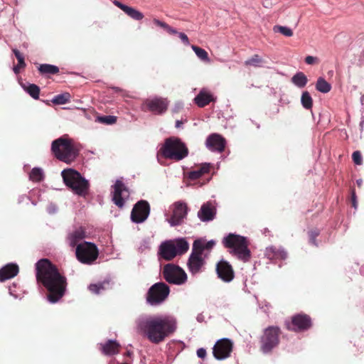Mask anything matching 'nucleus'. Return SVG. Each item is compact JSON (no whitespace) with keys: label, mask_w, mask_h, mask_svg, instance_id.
<instances>
[{"label":"nucleus","mask_w":364,"mask_h":364,"mask_svg":"<svg viewBox=\"0 0 364 364\" xmlns=\"http://www.w3.org/2000/svg\"><path fill=\"white\" fill-rule=\"evenodd\" d=\"M70 95L68 92H64L56 95L53 100L52 102L55 105H65L70 101Z\"/></svg>","instance_id":"36"},{"label":"nucleus","mask_w":364,"mask_h":364,"mask_svg":"<svg viewBox=\"0 0 364 364\" xmlns=\"http://www.w3.org/2000/svg\"><path fill=\"white\" fill-rule=\"evenodd\" d=\"M189 248V244L183 239L166 240L159 246V254L166 261L172 260L176 255L186 253Z\"/></svg>","instance_id":"7"},{"label":"nucleus","mask_w":364,"mask_h":364,"mask_svg":"<svg viewBox=\"0 0 364 364\" xmlns=\"http://www.w3.org/2000/svg\"><path fill=\"white\" fill-rule=\"evenodd\" d=\"M215 245V242L214 240H210L205 243H204L205 250H211Z\"/></svg>","instance_id":"50"},{"label":"nucleus","mask_w":364,"mask_h":364,"mask_svg":"<svg viewBox=\"0 0 364 364\" xmlns=\"http://www.w3.org/2000/svg\"><path fill=\"white\" fill-rule=\"evenodd\" d=\"M223 244L225 247L231 249L230 252L237 257L238 259L244 262L250 259L251 252L248 248V242L246 237L230 233L224 237Z\"/></svg>","instance_id":"5"},{"label":"nucleus","mask_w":364,"mask_h":364,"mask_svg":"<svg viewBox=\"0 0 364 364\" xmlns=\"http://www.w3.org/2000/svg\"><path fill=\"white\" fill-rule=\"evenodd\" d=\"M38 71L41 75H55L59 73V68L53 65L41 64L38 67Z\"/></svg>","instance_id":"31"},{"label":"nucleus","mask_w":364,"mask_h":364,"mask_svg":"<svg viewBox=\"0 0 364 364\" xmlns=\"http://www.w3.org/2000/svg\"><path fill=\"white\" fill-rule=\"evenodd\" d=\"M120 345L116 341L108 340L105 343L100 344V350L105 355H112L119 352Z\"/></svg>","instance_id":"24"},{"label":"nucleus","mask_w":364,"mask_h":364,"mask_svg":"<svg viewBox=\"0 0 364 364\" xmlns=\"http://www.w3.org/2000/svg\"><path fill=\"white\" fill-rule=\"evenodd\" d=\"M172 211L170 217H167L166 220L171 226H178L181 225L188 214V208L186 203L177 201L171 207Z\"/></svg>","instance_id":"14"},{"label":"nucleus","mask_w":364,"mask_h":364,"mask_svg":"<svg viewBox=\"0 0 364 364\" xmlns=\"http://www.w3.org/2000/svg\"><path fill=\"white\" fill-rule=\"evenodd\" d=\"M282 331L279 327L269 326L264 328L259 338V348L264 353H269L280 342Z\"/></svg>","instance_id":"8"},{"label":"nucleus","mask_w":364,"mask_h":364,"mask_svg":"<svg viewBox=\"0 0 364 364\" xmlns=\"http://www.w3.org/2000/svg\"><path fill=\"white\" fill-rule=\"evenodd\" d=\"M162 274L164 279L169 284L181 285L187 280V275L184 270L173 264L164 265Z\"/></svg>","instance_id":"11"},{"label":"nucleus","mask_w":364,"mask_h":364,"mask_svg":"<svg viewBox=\"0 0 364 364\" xmlns=\"http://www.w3.org/2000/svg\"><path fill=\"white\" fill-rule=\"evenodd\" d=\"M13 53L18 60V64L14 67L13 70L16 74H18L20 73L21 69H23L26 67V64L25 63V58L23 53L17 49H13Z\"/></svg>","instance_id":"29"},{"label":"nucleus","mask_w":364,"mask_h":364,"mask_svg":"<svg viewBox=\"0 0 364 364\" xmlns=\"http://www.w3.org/2000/svg\"><path fill=\"white\" fill-rule=\"evenodd\" d=\"M114 4L121 10H122L127 16L134 20L139 21L144 18V14L141 12L132 7L123 4L118 1H114Z\"/></svg>","instance_id":"25"},{"label":"nucleus","mask_w":364,"mask_h":364,"mask_svg":"<svg viewBox=\"0 0 364 364\" xmlns=\"http://www.w3.org/2000/svg\"><path fill=\"white\" fill-rule=\"evenodd\" d=\"M188 155V149L181 139L171 136L165 139L157 152V158H161L178 161Z\"/></svg>","instance_id":"4"},{"label":"nucleus","mask_w":364,"mask_h":364,"mask_svg":"<svg viewBox=\"0 0 364 364\" xmlns=\"http://www.w3.org/2000/svg\"><path fill=\"white\" fill-rule=\"evenodd\" d=\"M89 290L96 294H98L101 292L102 290L105 289L104 285L102 284H92L88 287Z\"/></svg>","instance_id":"43"},{"label":"nucleus","mask_w":364,"mask_h":364,"mask_svg":"<svg viewBox=\"0 0 364 364\" xmlns=\"http://www.w3.org/2000/svg\"><path fill=\"white\" fill-rule=\"evenodd\" d=\"M85 237V232L82 228L75 230L70 235V246L74 247L75 245H77L78 242L82 240Z\"/></svg>","instance_id":"30"},{"label":"nucleus","mask_w":364,"mask_h":364,"mask_svg":"<svg viewBox=\"0 0 364 364\" xmlns=\"http://www.w3.org/2000/svg\"><path fill=\"white\" fill-rule=\"evenodd\" d=\"M215 100L213 95L207 90H202L194 98V102L199 107H204L208 105L210 102Z\"/></svg>","instance_id":"26"},{"label":"nucleus","mask_w":364,"mask_h":364,"mask_svg":"<svg viewBox=\"0 0 364 364\" xmlns=\"http://www.w3.org/2000/svg\"><path fill=\"white\" fill-rule=\"evenodd\" d=\"M351 202L352 206L355 208H357V200H356V195L354 189L351 190Z\"/></svg>","instance_id":"48"},{"label":"nucleus","mask_w":364,"mask_h":364,"mask_svg":"<svg viewBox=\"0 0 364 364\" xmlns=\"http://www.w3.org/2000/svg\"><path fill=\"white\" fill-rule=\"evenodd\" d=\"M216 215V208L210 202L203 203L198 212V217L203 222L213 220Z\"/></svg>","instance_id":"21"},{"label":"nucleus","mask_w":364,"mask_h":364,"mask_svg":"<svg viewBox=\"0 0 364 364\" xmlns=\"http://www.w3.org/2000/svg\"><path fill=\"white\" fill-rule=\"evenodd\" d=\"M150 213V205L146 200H139L133 207L131 219L134 223H141L146 220Z\"/></svg>","instance_id":"16"},{"label":"nucleus","mask_w":364,"mask_h":364,"mask_svg":"<svg viewBox=\"0 0 364 364\" xmlns=\"http://www.w3.org/2000/svg\"><path fill=\"white\" fill-rule=\"evenodd\" d=\"M205 144L211 151L222 152L225 147V139L218 134H212L207 138Z\"/></svg>","instance_id":"20"},{"label":"nucleus","mask_w":364,"mask_h":364,"mask_svg":"<svg viewBox=\"0 0 364 364\" xmlns=\"http://www.w3.org/2000/svg\"><path fill=\"white\" fill-rule=\"evenodd\" d=\"M191 48L195 52L196 55L202 60L205 62H210L208 53L207 51L197 46H191Z\"/></svg>","instance_id":"35"},{"label":"nucleus","mask_w":364,"mask_h":364,"mask_svg":"<svg viewBox=\"0 0 364 364\" xmlns=\"http://www.w3.org/2000/svg\"><path fill=\"white\" fill-rule=\"evenodd\" d=\"M29 177L33 181H41L43 179V171L39 168H33L30 173Z\"/></svg>","instance_id":"40"},{"label":"nucleus","mask_w":364,"mask_h":364,"mask_svg":"<svg viewBox=\"0 0 364 364\" xmlns=\"http://www.w3.org/2000/svg\"><path fill=\"white\" fill-rule=\"evenodd\" d=\"M36 279L48 290V300L51 303L58 301L65 294L67 279L57 267L48 259H41L36 264Z\"/></svg>","instance_id":"1"},{"label":"nucleus","mask_w":364,"mask_h":364,"mask_svg":"<svg viewBox=\"0 0 364 364\" xmlns=\"http://www.w3.org/2000/svg\"><path fill=\"white\" fill-rule=\"evenodd\" d=\"M75 254L81 263L90 264L97 259L99 252L94 243L83 242L77 245Z\"/></svg>","instance_id":"10"},{"label":"nucleus","mask_w":364,"mask_h":364,"mask_svg":"<svg viewBox=\"0 0 364 364\" xmlns=\"http://www.w3.org/2000/svg\"><path fill=\"white\" fill-rule=\"evenodd\" d=\"M99 122L106 124H112L116 122L117 117L114 116L107 115L102 116L98 118Z\"/></svg>","instance_id":"42"},{"label":"nucleus","mask_w":364,"mask_h":364,"mask_svg":"<svg viewBox=\"0 0 364 364\" xmlns=\"http://www.w3.org/2000/svg\"><path fill=\"white\" fill-rule=\"evenodd\" d=\"M169 105L167 98L154 97L145 100L142 104V109L155 114H162L166 112Z\"/></svg>","instance_id":"13"},{"label":"nucleus","mask_w":364,"mask_h":364,"mask_svg":"<svg viewBox=\"0 0 364 364\" xmlns=\"http://www.w3.org/2000/svg\"><path fill=\"white\" fill-rule=\"evenodd\" d=\"M25 90L35 100L39 98L40 88L35 84H30L28 86L25 87Z\"/></svg>","instance_id":"37"},{"label":"nucleus","mask_w":364,"mask_h":364,"mask_svg":"<svg viewBox=\"0 0 364 364\" xmlns=\"http://www.w3.org/2000/svg\"><path fill=\"white\" fill-rule=\"evenodd\" d=\"M265 255L269 259H285L287 257L286 251L282 247L274 245L266 248Z\"/></svg>","instance_id":"23"},{"label":"nucleus","mask_w":364,"mask_h":364,"mask_svg":"<svg viewBox=\"0 0 364 364\" xmlns=\"http://www.w3.org/2000/svg\"><path fill=\"white\" fill-rule=\"evenodd\" d=\"M170 293L169 287L164 282H157L153 284L146 294V301L152 306H156L164 302Z\"/></svg>","instance_id":"9"},{"label":"nucleus","mask_w":364,"mask_h":364,"mask_svg":"<svg viewBox=\"0 0 364 364\" xmlns=\"http://www.w3.org/2000/svg\"><path fill=\"white\" fill-rule=\"evenodd\" d=\"M233 343L228 338L218 340L213 348V354L217 360H225L230 356Z\"/></svg>","instance_id":"15"},{"label":"nucleus","mask_w":364,"mask_h":364,"mask_svg":"<svg viewBox=\"0 0 364 364\" xmlns=\"http://www.w3.org/2000/svg\"><path fill=\"white\" fill-rule=\"evenodd\" d=\"M50 150L57 159L68 164L75 161L79 154V150L73 139L65 136L53 141Z\"/></svg>","instance_id":"3"},{"label":"nucleus","mask_w":364,"mask_h":364,"mask_svg":"<svg viewBox=\"0 0 364 364\" xmlns=\"http://www.w3.org/2000/svg\"><path fill=\"white\" fill-rule=\"evenodd\" d=\"M63 182L75 194L85 197L88 194L90 183L81 174L73 168L64 169L61 173Z\"/></svg>","instance_id":"6"},{"label":"nucleus","mask_w":364,"mask_h":364,"mask_svg":"<svg viewBox=\"0 0 364 364\" xmlns=\"http://www.w3.org/2000/svg\"><path fill=\"white\" fill-rule=\"evenodd\" d=\"M312 326L311 317L304 314H298L293 316L290 321H285V326L287 330L295 332L304 331Z\"/></svg>","instance_id":"12"},{"label":"nucleus","mask_w":364,"mask_h":364,"mask_svg":"<svg viewBox=\"0 0 364 364\" xmlns=\"http://www.w3.org/2000/svg\"><path fill=\"white\" fill-rule=\"evenodd\" d=\"M301 102L306 109H311L313 107V99L308 91L303 92Z\"/></svg>","instance_id":"34"},{"label":"nucleus","mask_w":364,"mask_h":364,"mask_svg":"<svg viewBox=\"0 0 364 364\" xmlns=\"http://www.w3.org/2000/svg\"><path fill=\"white\" fill-rule=\"evenodd\" d=\"M154 23L156 26H160L163 28H164L168 33L170 34H176L178 33V31L174 29L173 28L171 27L169 25H168L166 23L161 21L156 18H154L153 20Z\"/></svg>","instance_id":"41"},{"label":"nucleus","mask_w":364,"mask_h":364,"mask_svg":"<svg viewBox=\"0 0 364 364\" xmlns=\"http://www.w3.org/2000/svg\"><path fill=\"white\" fill-rule=\"evenodd\" d=\"M273 31L274 33H280L287 37L293 36L292 30L287 26L276 25L273 27Z\"/></svg>","instance_id":"39"},{"label":"nucleus","mask_w":364,"mask_h":364,"mask_svg":"<svg viewBox=\"0 0 364 364\" xmlns=\"http://www.w3.org/2000/svg\"><path fill=\"white\" fill-rule=\"evenodd\" d=\"M204 250V243L199 240H195L193 245L191 254H196L198 256H202Z\"/></svg>","instance_id":"38"},{"label":"nucleus","mask_w":364,"mask_h":364,"mask_svg":"<svg viewBox=\"0 0 364 364\" xmlns=\"http://www.w3.org/2000/svg\"><path fill=\"white\" fill-rule=\"evenodd\" d=\"M178 36L185 45H189V39L186 34L184 33H178Z\"/></svg>","instance_id":"46"},{"label":"nucleus","mask_w":364,"mask_h":364,"mask_svg":"<svg viewBox=\"0 0 364 364\" xmlns=\"http://www.w3.org/2000/svg\"><path fill=\"white\" fill-rule=\"evenodd\" d=\"M316 89L322 93H327L330 92L331 85L324 78L320 77L316 83Z\"/></svg>","instance_id":"32"},{"label":"nucleus","mask_w":364,"mask_h":364,"mask_svg":"<svg viewBox=\"0 0 364 364\" xmlns=\"http://www.w3.org/2000/svg\"><path fill=\"white\" fill-rule=\"evenodd\" d=\"M205 264V261L203 256H198L196 254H191L188 259L187 265L191 274L195 275L203 272Z\"/></svg>","instance_id":"19"},{"label":"nucleus","mask_w":364,"mask_h":364,"mask_svg":"<svg viewBox=\"0 0 364 364\" xmlns=\"http://www.w3.org/2000/svg\"><path fill=\"white\" fill-rule=\"evenodd\" d=\"M264 63V59L261 58L258 54H255L248 60H245L244 65L247 67H261Z\"/></svg>","instance_id":"33"},{"label":"nucleus","mask_w":364,"mask_h":364,"mask_svg":"<svg viewBox=\"0 0 364 364\" xmlns=\"http://www.w3.org/2000/svg\"><path fill=\"white\" fill-rule=\"evenodd\" d=\"M112 192V201L119 208H122L125 203V200L129 198V192L124 183L117 180L114 186Z\"/></svg>","instance_id":"17"},{"label":"nucleus","mask_w":364,"mask_h":364,"mask_svg":"<svg viewBox=\"0 0 364 364\" xmlns=\"http://www.w3.org/2000/svg\"><path fill=\"white\" fill-rule=\"evenodd\" d=\"M112 89L113 90H114V92H121L123 91L121 88H119L118 87H112Z\"/></svg>","instance_id":"51"},{"label":"nucleus","mask_w":364,"mask_h":364,"mask_svg":"<svg viewBox=\"0 0 364 364\" xmlns=\"http://www.w3.org/2000/svg\"><path fill=\"white\" fill-rule=\"evenodd\" d=\"M138 328L151 343L158 344L176 331V322L171 316H154L141 319Z\"/></svg>","instance_id":"2"},{"label":"nucleus","mask_w":364,"mask_h":364,"mask_svg":"<svg viewBox=\"0 0 364 364\" xmlns=\"http://www.w3.org/2000/svg\"><path fill=\"white\" fill-rule=\"evenodd\" d=\"M357 184H358V186L359 187H360V186H361V185H362V180H361V179L358 180V181H357Z\"/></svg>","instance_id":"52"},{"label":"nucleus","mask_w":364,"mask_h":364,"mask_svg":"<svg viewBox=\"0 0 364 364\" xmlns=\"http://www.w3.org/2000/svg\"><path fill=\"white\" fill-rule=\"evenodd\" d=\"M18 266L16 264H8L0 269V282L14 278L18 273Z\"/></svg>","instance_id":"22"},{"label":"nucleus","mask_w":364,"mask_h":364,"mask_svg":"<svg viewBox=\"0 0 364 364\" xmlns=\"http://www.w3.org/2000/svg\"><path fill=\"white\" fill-rule=\"evenodd\" d=\"M132 354V352H130V351H127V352L126 353V355H127V356H130Z\"/></svg>","instance_id":"53"},{"label":"nucleus","mask_w":364,"mask_h":364,"mask_svg":"<svg viewBox=\"0 0 364 364\" xmlns=\"http://www.w3.org/2000/svg\"><path fill=\"white\" fill-rule=\"evenodd\" d=\"M218 277L223 282H230L235 277L232 265L225 260H220L216 265Z\"/></svg>","instance_id":"18"},{"label":"nucleus","mask_w":364,"mask_h":364,"mask_svg":"<svg viewBox=\"0 0 364 364\" xmlns=\"http://www.w3.org/2000/svg\"><path fill=\"white\" fill-rule=\"evenodd\" d=\"M317 61V58L311 55L305 58V63L308 65H313Z\"/></svg>","instance_id":"47"},{"label":"nucleus","mask_w":364,"mask_h":364,"mask_svg":"<svg viewBox=\"0 0 364 364\" xmlns=\"http://www.w3.org/2000/svg\"><path fill=\"white\" fill-rule=\"evenodd\" d=\"M291 81L298 87L303 88L306 85L308 78L304 73L298 72L291 77Z\"/></svg>","instance_id":"28"},{"label":"nucleus","mask_w":364,"mask_h":364,"mask_svg":"<svg viewBox=\"0 0 364 364\" xmlns=\"http://www.w3.org/2000/svg\"><path fill=\"white\" fill-rule=\"evenodd\" d=\"M318 235V232L316 230L311 231L309 232V241L311 244L317 245L316 238Z\"/></svg>","instance_id":"45"},{"label":"nucleus","mask_w":364,"mask_h":364,"mask_svg":"<svg viewBox=\"0 0 364 364\" xmlns=\"http://www.w3.org/2000/svg\"><path fill=\"white\" fill-rule=\"evenodd\" d=\"M197 355L202 359L205 358L206 356L205 349L203 348L198 349L197 350Z\"/></svg>","instance_id":"49"},{"label":"nucleus","mask_w":364,"mask_h":364,"mask_svg":"<svg viewBox=\"0 0 364 364\" xmlns=\"http://www.w3.org/2000/svg\"><path fill=\"white\" fill-rule=\"evenodd\" d=\"M210 169V164H202L188 173V178L192 181L198 179L204 174L209 173Z\"/></svg>","instance_id":"27"},{"label":"nucleus","mask_w":364,"mask_h":364,"mask_svg":"<svg viewBox=\"0 0 364 364\" xmlns=\"http://www.w3.org/2000/svg\"><path fill=\"white\" fill-rule=\"evenodd\" d=\"M353 162L356 165H361L363 163L362 155L360 151H355L352 154Z\"/></svg>","instance_id":"44"},{"label":"nucleus","mask_w":364,"mask_h":364,"mask_svg":"<svg viewBox=\"0 0 364 364\" xmlns=\"http://www.w3.org/2000/svg\"><path fill=\"white\" fill-rule=\"evenodd\" d=\"M180 125V122L179 121H177L176 122V127H178Z\"/></svg>","instance_id":"54"}]
</instances>
